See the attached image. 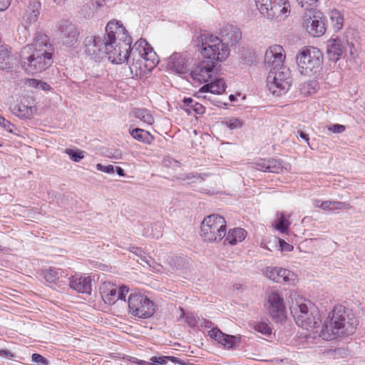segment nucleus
Instances as JSON below:
<instances>
[{"instance_id":"412c9836","label":"nucleus","mask_w":365,"mask_h":365,"mask_svg":"<svg viewBox=\"0 0 365 365\" xmlns=\"http://www.w3.org/2000/svg\"><path fill=\"white\" fill-rule=\"evenodd\" d=\"M221 41L228 47L236 45L242 38L239 28L234 25H225L220 30Z\"/></svg>"},{"instance_id":"aec40b11","label":"nucleus","mask_w":365,"mask_h":365,"mask_svg":"<svg viewBox=\"0 0 365 365\" xmlns=\"http://www.w3.org/2000/svg\"><path fill=\"white\" fill-rule=\"evenodd\" d=\"M303 26L309 34L313 37H320L326 32L324 19L319 16H313L304 19Z\"/></svg>"},{"instance_id":"5fc2aeb1","label":"nucleus","mask_w":365,"mask_h":365,"mask_svg":"<svg viewBox=\"0 0 365 365\" xmlns=\"http://www.w3.org/2000/svg\"><path fill=\"white\" fill-rule=\"evenodd\" d=\"M331 200H326L323 201L322 203H320V208L323 210H329L331 211Z\"/></svg>"},{"instance_id":"5701e85b","label":"nucleus","mask_w":365,"mask_h":365,"mask_svg":"<svg viewBox=\"0 0 365 365\" xmlns=\"http://www.w3.org/2000/svg\"><path fill=\"white\" fill-rule=\"evenodd\" d=\"M92 278L80 275L72 276L69 278L70 287L78 292L90 294L92 291Z\"/></svg>"},{"instance_id":"c756f323","label":"nucleus","mask_w":365,"mask_h":365,"mask_svg":"<svg viewBox=\"0 0 365 365\" xmlns=\"http://www.w3.org/2000/svg\"><path fill=\"white\" fill-rule=\"evenodd\" d=\"M32 106H26L23 103L14 105L11 107V110L14 115L19 118L26 119L31 118L33 115Z\"/></svg>"},{"instance_id":"e2e57ef3","label":"nucleus","mask_w":365,"mask_h":365,"mask_svg":"<svg viewBox=\"0 0 365 365\" xmlns=\"http://www.w3.org/2000/svg\"><path fill=\"white\" fill-rule=\"evenodd\" d=\"M115 171L117 173V174L119 175V176H125V173H124V170L122 168L120 167H116L115 168Z\"/></svg>"},{"instance_id":"c03bdc74","label":"nucleus","mask_w":365,"mask_h":365,"mask_svg":"<svg viewBox=\"0 0 365 365\" xmlns=\"http://www.w3.org/2000/svg\"><path fill=\"white\" fill-rule=\"evenodd\" d=\"M331 211L351 208V205L349 203L339 201H331Z\"/></svg>"},{"instance_id":"f03ea898","label":"nucleus","mask_w":365,"mask_h":365,"mask_svg":"<svg viewBox=\"0 0 365 365\" xmlns=\"http://www.w3.org/2000/svg\"><path fill=\"white\" fill-rule=\"evenodd\" d=\"M53 53V48L48 37L44 34L37 33L33 43L23 47L20 51L21 66L29 73H41L52 64Z\"/></svg>"},{"instance_id":"7ed1b4c3","label":"nucleus","mask_w":365,"mask_h":365,"mask_svg":"<svg viewBox=\"0 0 365 365\" xmlns=\"http://www.w3.org/2000/svg\"><path fill=\"white\" fill-rule=\"evenodd\" d=\"M299 72L309 77L319 78L323 69L324 56L320 49L305 46L295 56Z\"/></svg>"},{"instance_id":"39448f33","label":"nucleus","mask_w":365,"mask_h":365,"mask_svg":"<svg viewBox=\"0 0 365 365\" xmlns=\"http://www.w3.org/2000/svg\"><path fill=\"white\" fill-rule=\"evenodd\" d=\"M355 327L346 321L345 309L342 306L335 307L331 319L324 322L322 327V334L327 336L347 334L352 332Z\"/></svg>"},{"instance_id":"9b49d317","label":"nucleus","mask_w":365,"mask_h":365,"mask_svg":"<svg viewBox=\"0 0 365 365\" xmlns=\"http://www.w3.org/2000/svg\"><path fill=\"white\" fill-rule=\"evenodd\" d=\"M107 39L96 36H88L85 38L83 46L84 53L95 61H100L106 56V42Z\"/></svg>"},{"instance_id":"a19ab883","label":"nucleus","mask_w":365,"mask_h":365,"mask_svg":"<svg viewBox=\"0 0 365 365\" xmlns=\"http://www.w3.org/2000/svg\"><path fill=\"white\" fill-rule=\"evenodd\" d=\"M65 153L70 157V158L76 163L79 162L84 158V151L79 149L72 150L66 149Z\"/></svg>"},{"instance_id":"f8f14e48","label":"nucleus","mask_w":365,"mask_h":365,"mask_svg":"<svg viewBox=\"0 0 365 365\" xmlns=\"http://www.w3.org/2000/svg\"><path fill=\"white\" fill-rule=\"evenodd\" d=\"M129 289L126 286L117 287L110 282L103 283L100 287L101 297L106 304H114L118 300L125 302V296Z\"/></svg>"},{"instance_id":"37998d69","label":"nucleus","mask_w":365,"mask_h":365,"mask_svg":"<svg viewBox=\"0 0 365 365\" xmlns=\"http://www.w3.org/2000/svg\"><path fill=\"white\" fill-rule=\"evenodd\" d=\"M255 330L265 336H269L272 333L271 328L264 322H259L255 324Z\"/></svg>"},{"instance_id":"c9c22d12","label":"nucleus","mask_w":365,"mask_h":365,"mask_svg":"<svg viewBox=\"0 0 365 365\" xmlns=\"http://www.w3.org/2000/svg\"><path fill=\"white\" fill-rule=\"evenodd\" d=\"M150 360L151 365H165L168 361L173 363L180 362L179 358L173 356H152Z\"/></svg>"},{"instance_id":"49530a36","label":"nucleus","mask_w":365,"mask_h":365,"mask_svg":"<svg viewBox=\"0 0 365 365\" xmlns=\"http://www.w3.org/2000/svg\"><path fill=\"white\" fill-rule=\"evenodd\" d=\"M96 169L99 171H101V172H103L106 173H108V174L113 173V172H114V167L111 165H103L101 163H98L96 165Z\"/></svg>"},{"instance_id":"1a4fd4ad","label":"nucleus","mask_w":365,"mask_h":365,"mask_svg":"<svg viewBox=\"0 0 365 365\" xmlns=\"http://www.w3.org/2000/svg\"><path fill=\"white\" fill-rule=\"evenodd\" d=\"M128 305L129 313L138 318L147 319L155 313L153 302L140 293L130 294L128 297Z\"/></svg>"},{"instance_id":"680f3d73","label":"nucleus","mask_w":365,"mask_h":365,"mask_svg":"<svg viewBox=\"0 0 365 365\" xmlns=\"http://www.w3.org/2000/svg\"><path fill=\"white\" fill-rule=\"evenodd\" d=\"M134 363L139 364V365H148L149 362L140 360L136 358H134V360L133 361Z\"/></svg>"},{"instance_id":"13d9d810","label":"nucleus","mask_w":365,"mask_h":365,"mask_svg":"<svg viewBox=\"0 0 365 365\" xmlns=\"http://www.w3.org/2000/svg\"><path fill=\"white\" fill-rule=\"evenodd\" d=\"M297 137L299 136L301 138L304 140L309 144V135L302 130H297L296 133Z\"/></svg>"},{"instance_id":"58836bf2","label":"nucleus","mask_w":365,"mask_h":365,"mask_svg":"<svg viewBox=\"0 0 365 365\" xmlns=\"http://www.w3.org/2000/svg\"><path fill=\"white\" fill-rule=\"evenodd\" d=\"M180 311V315L178 321H180L181 319L185 318L186 323L191 328H195L197 326V319L195 316L192 314L188 313L187 314H185V311L182 307L179 308Z\"/></svg>"},{"instance_id":"cd10ccee","label":"nucleus","mask_w":365,"mask_h":365,"mask_svg":"<svg viewBox=\"0 0 365 365\" xmlns=\"http://www.w3.org/2000/svg\"><path fill=\"white\" fill-rule=\"evenodd\" d=\"M181 108L183 109L188 115H191L192 113L202 115L205 111V107L192 98H185L182 101Z\"/></svg>"},{"instance_id":"2f4dec72","label":"nucleus","mask_w":365,"mask_h":365,"mask_svg":"<svg viewBox=\"0 0 365 365\" xmlns=\"http://www.w3.org/2000/svg\"><path fill=\"white\" fill-rule=\"evenodd\" d=\"M331 24L335 31L341 30L344 25V17L341 12L336 9H333L329 13Z\"/></svg>"},{"instance_id":"e433bc0d","label":"nucleus","mask_w":365,"mask_h":365,"mask_svg":"<svg viewBox=\"0 0 365 365\" xmlns=\"http://www.w3.org/2000/svg\"><path fill=\"white\" fill-rule=\"evenodd\" d=\"M205 175L198 174L197 173H185V174H181L180 176L178 177V179L180 181H188V182H202L205 178Z\"/></svg>"},{"instance_id":"20e7f679","label":"nucleus","mask_w":365,"mask_h":365,"mask_svg":"<svg viewBox=\"0 0 365 365\" xmlns=\"http://www.w3.org/2000/svg\"><path fill=\"white\" fill-rule=\"evenodd\" d=\"M295 322L305 329L319 326V314L317 308L310 301L297 302L290 307Z\"/></svg>"},{"instance_id":"4468645a","label":"nucleus","mask_w":365,"mask_h":365,"mask_svg":"<svg viewBox=\"0 0 365 365\" xmlns=\"http://www.w3.org/2000/svg\"><path fill=\"white\" fill-rule=\"evenodd\" d=\"M268 312L270 317L276 322H282L286 318L284 300L276 291L268 294Z\"/></svg>"},{"instance_id":"4be33fe9","label":"nucleus","mask_w":365,"mask_h":365,"mask_svg":"<svg viewBox=\"0 0 365 365\" xmlns=\"http://www.w3.org/2000/svg\"><path fill=\"white\" fill-rule=\"evenodd\" d=\"M188 58L182 53H175L168 60V67L171 71L179 73L185 74L187 72Z\"/></svg>"},{"instance_id":"0eeeda50","label":"nucleus","mask_w":365,"mask_h":365,"mask_svg":"<svg viewBox=\"0 0 365 365\" xmlns=\"http://www.w3.org/2000/svg\"><path fill=\"white\" fill-rule=\"evenodd\" d=\"M201 38L202 54L205 59L216 63L228 57L230 48L219 37L213 35H203Z\"/></svg>"},{"instance_id":"b1692460","label":"nucleus","mask_w":365,"mask_h":365,"mask_svg":"<svg viewBox=\"0 0 365 365\" xmlns=\"http://www.w3.org/2000/svg\"><path fill=\"white\" fill-rule=\"evenodd\" d=\"M208 335L210 338L227 348L233 347L240 340V336L224 334L217 327H212L209 331Z\"/></svg>"},{"instance_id":"de8ad7c7","label":"nucleus","mask_w":365,"mask_h":365,"mask_svg":"<svg viewBox=\"0 0 365 365\" xmlns=\"http://www.w3.org/2000/svg\"><path fill=\"white\" fill-rule=\"evenodd\" d=\"M0 125L5 128L9 132H12V128H14V125L6 120L5 118L0 115Z\"/></svg>"},{"instance_id":"c85d7f7f","label":"nucleus","mask_w":365,"mask_h":365,"mask_svg":"<svg viewBox=\"0 0 365 365\" xmlns=\"http://www.w3.org/2000/svg\"><path fill=\"white\" fill-rule=\"evenodd\" d=\"M247 232L240 227L230 230L227 235H225V242L231 245H236L237 242H242L246 237Z\"/></svg>"},{"instance_id":"2eb2a0df","label":"nucleus","mask_w":365,"mask_h":365,"mask_svg":"<svg viewBox=\"0 0 365 365\" xmlns=\"http://www.w3.org/2000/svg\"><path fill=\"white\" fill-rule=\"evenodd\" d=\"M58 30L61 43L68 48L74 47L80 34L76 26L68 20H64L61 21Z\"/></svg>"},{"instance_id":"338daca9","label":"nucleus","mask_w":365,"mask_h":365,"mask_svg":"<svg viewBox=\"0 0 365 365\" xmlns=\"http://www.w3.org/2000/svg\"><path fill=\"white\" fill-rule=\"evenodd\" d=\"M323 201H321L320 200H314V205L315 207H319L320 208V203H322Z\"/></svg>"},{"instance_id":"8fccbe9b","label":"nucleus","mask_w":365,"mask_h":365,"mask_svg":"<svg viewBox=\"0 0 365 365\" xmlns=\"http://www.w3.org/2000/svg\"><path fill=\"white\" fill-rule=\"evenodd\" d=\"M130 252H132L133 253H134L135 255H136L137 256H138L140 258V260H141V262H140L141 264H143V266H145V264H143V257H146L145 255V252L143 251V250L140 247H132L130 248L129 250Z\"/></svg>"},{"instance_id":"603ef678","label":"nucleus","mask_w":365,"mask_h":365,"mask_svg":"<svg viewBox=\"0 0 365 365\" xmlns=\"http://www.w3.org/2000/svg\"><path fill=\"white\" fill-rule=\"evenodd\" d=\"M279 245L282 251L290 252L293 250V246L286 242L284 240H279Z\"/></svg>"},{"instance_id":"ea45409f","label":"nucleus","mask_w":365,"mask_h":365,"mask_svg":"<svg viewBox=\"0 0 365 365\" xmlns=\"http://www.w3.org/2000/svg\"><path fill=\"white\" fill-rule=\"evenodd\" d=\"M143 262L148 265L150 270L154 272H162L163 269V266L160 264L156 262L155 259L150 257H143Z\"/></svg>"},{"instance_id":"473e14b6","label":"nucleus","mask_w":365,"mask_h":365,"mask_svg":"<svg viewBox=\"0 0 365 365\" xmlns=\"http://www.w3.org/2000/svg\"><path fill=\"white\" fill-rule=\"evenodd\" d=\"M133 115L135 118L148 125H152L154 123L153 115L145 108H135L133 110Z\"/></svg>"},{"instance_id":"79ce46f5","label":"nucleus","mask_w":365,"mask_h":365,"mask_svg":"<svg viewBox=\"0 0 365 365\" xmlns=\"http://www.w3.org/2000/svg\"><path fill=\"white\" fill-rule=\"evenodd\" d=\"M223 123L231 130L240 128L243 125L242 121L236 118H230L227 119L223 121Z\"/></svg>"},{"instance_id":"f257e3e1","label":"nucleus","mask_w":365,"mask_h":365,"mask_svg":"<svg viewBox=\"0 0 365 365\" xmlns=\"http://www.w3.org/2000/svg\"><path fill=\"white\" fill-rule=\"evenodd\" d=\"M106 56L116 64L127 63L133 75H140L145 69L151 70L158 63L156 53L148 43L140 38L131 47V41H106Z\"/></svg>"},{"instance_id":"a878e982","label":"nucleus","mask_w":365,"mask_h":365,"mask_svg":"<svg viewBox=\"0 0 365 365\" xmlns=\"http://www.w3.org/2000/svg\"><path fill=\"white\" fill-rule=\"evenodd\" d=\"M17 63V58L11 55L7 48L0 46V69L11 71Z\"/></svg>"},{"instance_id":"72a5a7b5","label":"nucleus","mask_w":365,"mask_h":365,"mask_svg":"<svg viewBox=\"0 0 365 365\" xmlns=\"http://www.w3.org/2000/svg\"><path fill=\"white\" fill-rule=\"evenodd\" d=\"M290 225L289 220V216H286L284 213H279L277 215L275 220V227L281 232H284Z\"/></svg>"},{"instance_id":"ddd939ff","label":"nucleus","mask_w":365,"mask_h":365,"mask_svg":"<svg viewBox=\"0 0 365 365\" xmlns=\"http://www.w3.org/2000/svg\"><path fill=\"white\" fill-rule=\"evenodd\" d=\"M191 77L199 83H207L217 74L216 63L208 59L200 62L192 71Z\"/></svg>"},{"instance_id":"052dcab7","label":"nucleus","mask_w":365,"mask_h":365,"mask_svg":"<svg viewBox=\"0 0 365 365\" xmlns=\"http://www.w3.org/2000/svg\"><path fill=\"white\" fill-rule=\"evenodd\" d=\"M200 91L201 92H210L211 93V83H206L204 86H202Z\"/></svg>"},{"instance_id":"bf43d9fd","label":"nucleus","mask_w":365,"mask_h":365,"mask_svg":"<svg viewBox=\"0 0 365 365\" xmlns=\"http://www.w3.org/2000/svg\"><path fill=\"white\" fill-rule=\"evenodd\" d=\"M0 356H4L8 359L14 357V354L7 349H0Z\"/></svg>"},{"instance_id":"a211bd4d","label":"nucleus","mask_w":365,"mask_h":365,"mask_svg":"<svg viewBox=\"0 0 365 365\" xmlns=\"http://www.w3.org/2000/svg\"><path fill=\"white\" fill-rule=\"evenodd\" d=\"M348 46L353 47L354 44L349 43L348 40L345 38H335L329 39L327 41L329 59L336 63L342 56Z\"/></svg>"},{"instance_id":"dca6fc26","label":"nucleus","mask_w":365,"mask_h":365,"mask_svg":"<svg viewBox=\"0 0 365 365\" xmlns=\"http://www.w3.org/2000/svg\"><path fill=\"white\" fill-rule=\"evenodd\" d=\"M106 34L104 37L109 41H122L123 40L131 41L125 27L116 20L110 21L106 27Z\"/></svg>"},{"instance_id":"9d476101","label":"nucleus","mask_w":365,"mask_h":365,"mask_svg":"<svg viewBox=\"0 0 365 365\" xmlns=\"http://www.w3.org/2000/svg\"><path fill=\"white\" fill-rule=\"evenodd\" d=\"M255 4L260 14L270 19L287 16L290 13L287 0H255Z\"/></svg>"},{"instance_id":"6e6552de","label":"nucleus","mask_w":365,"mask_h":365,"mask_svg":"<svg viewBox=\"0 0 365 365\" xmlns=\"http://www.w3.org/2000/svg\"><path fill=\"white\" fill-rule=\"evenodd\" d=\"M290 76L289 69L284 65L277 68L270 69L267 77V86L269 91L277 96L285 93L291 85Z\"/></svg>"},{"instance_id":"a18cd8bd","label":"nucleus","mask_w":365,"mask_h":365,"mask_svg":"<svg viewBox=\"0 0 365 365\" xmlns=\"http://www.w3.org/2000/svg\"><path fill=\"white\" fill-rule=\"evenodd\" d=\"M31 360L33 362L38 365H48V361L39 354H33L31 356Z\"/></svg>"},{"instance_id":"774afa93","label":"nucleus","mask_w":365,"mask_h":365,"mask_svg":"<svg viewBox=\"0 0 365 365\" xmlns=\"http://www.w3.org/2000/svg\"><path fill=\"white\" fill-rule=\"evenodd\" d=\"M309 85L312 86V87L313 88V89H315V88L317 86V83L316 81H311L309 83Z\"/></svg>"},{"instance_id":"f704fd0d","label":"nucleus","mask_w":365,"mask_h":365,"mask_svg":"<svg viewBox=\"0 0 365 365\" xmlns=\"http://www.w3.org/2000/svg\"><path fill=\"white\" fill-rule=\"evenodd\" d=\"M211 83V93L215 94L222 93L226 88V84L223 78H217L214 76L212 81H210Z\"/></svg>"},{"instance_id":"393cba45","label":"nucleus","mask_w":365,"mask_h":365,"mask_svg":"<svg viewBox=\"0 0 365 365\" xmlns=\"http://www.w3.org/2000/svg\"><path fill=\"white\" fill-rule=\"evenodd\" d=\"M252 164L253 168H255V169L260 171L269 173H278L282 170V168L280 161L273 158H261L256 160Z\"/></svg>"},{"instance_id":"bb28decb","label":"nucleus","mask_w":365,"mask_h":365,"mask_svg":"<svg viewBox=\"0 0 365 365\" xmlns=\"http://www.w3.org/2000/svg\"><path fill=\"white\" fill-rule=\"evenodd\" d=\"M41 4L39 0H31L26 10L24 19L28 24L36 22L40 15Z\"/></svg>"},{"instance_id":"6ab92c4d","label":"nucleus","mask_w":365,"mask_h":365,"mask_svg":"<svg viewBox=\"0 0 365 365\" xmlns=\"http://www.w3.org/2000/svg\"><path fill=\"white\" fill-rule=\"evenodd\" d=\"M264 275L268 279L277 282H294L295 279L294 274L286 269L277 267H269L264 270Z\"/></svg>"},{"instance_id":"864d4df0","label":"nucleus","mask_w":365,"mask_h":365,"mask_svg":"<svg viewBox=\"0 0 365 365\" xmlns=\"http://www.w3.org/2000/svg\"><path fill=\"white\" fill-rule=\"evenodd\" d=\"M32 85H34L36 87H40L42 90L44 91L48 90L50 88L49 85L46 83L34 79L32 80Z\"/></svg>"},{"instance_id":"4c0bfd02","label":"nucleus","mask_w":365,"mask_h":365,"mask_svg":"<svg viewBox=\"0 0 365 365\" xmlns=\"http://www.w3.org/2000/svg\"><path fill=\"white\" fill-rule=\"evenodd\" d=\"M61 272L60 269L50 267L43 271V277L47 282L52 283L59 279Z\"/></svg>"},{"instance_id":"0e129e2a","label":"nucleus","mask_w":365,"mask_h":365,"mask_svg":"<svg viewBox=\"0 0 365 365\" xmlns=\"http://www.w3.org/2000/svg\"><path fill=\"white\" fill-rule=\"evenodd\" d=\"M245 61V63L249 65H252L254 63V59L252 56H250L248 58H244L243 59Z\"/></svg>"},{"instance_id":"09e8293b","label":"nucleus","mask_w":365,"mask_h":365,"mask_svg":"<svg viewBox=\"0 0 365 365\" xmlns=\"http://www.w3.org/2000/svg\"><path fill=\"white\" fill-rule=\"evenodd\" d=\"M327 128L330 132L334 133H341L346 129L344 125L340 124H334L329 126Z\"/></svg>"},{"instance_id":"3c124183","label":"nucleus","mask_w":365,"mask_h":365,"mask_svg":"<svg viewBox=\"0 0 365 365\" xmlns=\"http://www.w3.org/2000/svg\"><path fill=\"white\" fill-rule=\"evenodd\" d=\"M302 7L308 9L309 6H315L318 0H296Z\"/></svg>"},{"instance_id":"7c9ffc66","label":"nucleus","mask_w":365,"mask_h":365,"mask_svg":"<svg viewBox=\"0 0 365 365\" xmlns=\"http://www.w3.org/2000/svg\"><path fill=\"white\" fill-rule=\"evenodd\" d=\"M130 135L135 140L145 143H150L153 136L148 131L141 128H134L129 131Z\"/></svg>"},{"instance_id":"4d7b16f0","label":"nucleus","mask_w":365,"mask_h":365,"mask_svg":"<svg viewBox=\"0 0 365 365\" xmlns=\"http://www.w3.org/2000/svg\"><path fill=\"white\" fill-rule=\"evenodd\" d=\"M11 0H0V11H5L10 5Z\"/></svg>"},{"instance_id":"6e6d98bb","label":"nucleus","mask_w":365,"mask_h":365,"mask_svg":"<svg viewBox=\"0 0 365 365\" xmlns=\"http://www.w3.org/2000/svg\"><path fill=\"white\" fill-rule=\"evenodd\" d=\"M200 326L205 328H212L213 323L208 319H200Z\"/></svg>"},{"instance_id":"423d86ee","label":"nucleus","mask_w":365,"mask_h":365,"mask_svg":"<svg viewBox=\"0 0 365 365\" xmlns=\"http://www.w3.org/2000/svg\"><path fill=\"white\" fill-rule=\"evenodd\" d=\"M226 221L218 214H213L204 219L200 226V235L204 241L220 242L226 235Z\"/></svg>"},{"instance_id":"69168bd1","label":"nucleus","mask_w":365,"mask_h":365,"mask_svg":"<svg viewBox=\"0 0 365 365\" xmlns=\"http://www.w3.org/2000/svg\"><path fill=\"white\" fill-rule=\"evenodd\" d=\"M53 1L56 4L59 5V6L63 5L66 1V0H53Z\"/></svg>"},{"instance_id":"f3484780","label":"nucleus","mask_w":365,"mask_h":365,"mask_svg":"<svg viewBox=\"0 0 365 365\" xmlns=\"http://www.w3.org/2000/svg\"><path fill=\"white\" fill-rule=\"evenodd\" d=\"M283 52L284 49L279 45L270 46L264 54V66L266 68L270 70L284 65L285 56Z\"/></svg>"}]
</instances>
